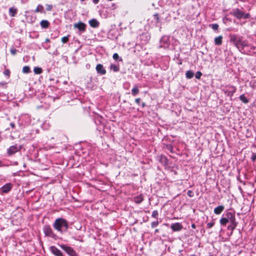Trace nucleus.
<instances>
[{
  "label": "nucleus",
  "instance_id": "obj_1",
  "mask_svg": "<svg viewBox=\"0 0 256 256\" xmlns=\"http://www.w3.org/2000/svg\"><path fill=\"white\" fill-rule=\"evenodd\" d=\"M54 228L60 233L65 232L68 228V221L63 218H56L53 224Z\"/></svg>",
  "mask_w": 256,
  "mask_h": 256
},
{
  "label": "nucleus",
  "instance_id": "obj_2",
  "mask_svg": "<svg viewBox=\"0 0 256 256\" xmlns=\"http://www.w3.org/2000/svg\"><path fill=\"white\" fill-rule=\"evenodd\" d=\"M232 14L234 16L236 17L238 19L242 18L246 19L250 18L249 14H244L243 12L240 10L238 8L234 10Z\"/></svg>",
  "mask_w": 256,
  "mask_h": 256
},
{
  "label": "nucleus",
  "instance_id": "obj_3",
  "mask_svg": "<svg viewBox=\"0 0 256 256\" xmlns=\"http://www.w3.org/2000/svg\"><path fill=\"white\" fill-rule=\"evenodd\" d=\"M235 46L242 53L244 54L242 50L245 47L248 46V42L246 40H243L240 38Z\"/></svg>",
  "mask_w": 256,
  "mask_h": 256
},
{
  "label": "nucleus",
  "instance_id": "obj_4",
  "mask_svg": "<svg viewBox=\"0 0 256 256\" xmlns=\"http://www.w3.org/2000/svg\"><path fill=\"white\" fill-rule=\"evenodd\" d=\"M44 232L47 236H50L54 238L56 236L54 233L52 228L48 225H45L43 228Z\"/></svg>",
  "mask_w": 256,
  "mask_h": 256
},
{
  "label": "nucleus",
  "instance_id": "obj_5",
  "mask_svg": "<svg viewBox=\"0 0 256 256\" xmlns=\"http://www.w3.org/2000/svg\"><path fill=\"white\" fill-rule=\"evenodd\" d=\"M61 248L64 250L70 256H77L75 251L70 246L65 245H61Z\"/></svg>",
  "mask_w": 256,
  "mask_h": 256
},
{
  "label": "nucleus",
  "instance_id": "obj_6",
  "mask_svg": "<svg viewBox=\"0 0 256 256\" xmlns=\"http://www.w3.org/2000/svg\"><path fill=\"white\" fill-rule=\"evenodd\" d=\"M50 251L56 256H63L61 251L55 246H51L50 248Z\"/></svg>",
  "mask_w": 256,
  "mask_h": 256
},
{
  "label": "nucleus",
  "instance_id": "obj_7",
  "mask_svg": "<svg viewBox=\"0 0 256 256\" xmlns=\"http://www.w3.org/2000/svg\"><path fill=\"white\" fill-rule=\"evenodd\" d=\"M97 72L100 74L104 75L106 74V70L102 64H98L96 68Z\"/></svg>",
  "mask_w": 256,
  "mask_h": 256
},
{
  "label": "nucleus",
  "instance_id": "obj_8",
  "mask_svg": "<svg viewBox=\"0 0 256 256\" xmlns=\"http://www.w3.org/2000/svg\"><path fill=\"white\" fill-rule=\"evenodd\" d=\"M226 216H227V219L228 220V222H230V224L236 223V217L235 215L232 212H228Z\"/></svg>",
  "mask_w": 256,
  "mask_h": 256
},
{
  "label": "nucleus",
  "instance_id": "obj_9",
  "mask_svg": "<svg viewBox=\"0 0 256 256\" xmlns=\"http://www.w3.org/2000/svg\"><path fill=\"white\" fill-rule=\"evenodd\" d=\"M74 27L78 28L80 31H84L86 30V24L82 22H79L74 24Z\"/></svg>",
  "mask_w": 256,
  "mask_h": 256
},
{
  "label": "nucleus",
  "instance_id": "obj_10",
  "mask_svg": "<svg viewBox=\"0 0 256 256\" xmlns=\"http://www.w3.org/2000/svg\"><path fill=\"white\" fill-rule=\"evenodd\" d=\"M170 227L172 230L174 232L180 231L182 228V226L178 222L172 224Z\"/></svg>",
  "mask_w": 256,
  "mask_h": 256
},
{
  "label": "nucleus",
  "instance_id": "obj_11",
  "mask_svg": "<svg viewBox=\"0 0 256 256\" xmlns=\"http://www.w3.org/2000/svg\"><path fill=\"white\" fill-rule=\"evenodd\" d=\"M19 148L16 145L12 146L8 150V152L9 154L11 155L17 152Z\"/></svg>",
  "mask_w": 256,
  "mask_h": 256
},
{
  "label": "nucleus",
  "instance_id": "obj_12",
  "mask_svg": "<svg viewBox=\"0 0 256 256\" xmlns=\"http://www.w3.org/2000/svg\"><path fill=\"white\" fill-rule=\"evenodd\" d=\"M230 42H232L234 46H236L238 40L240 39V37L238 38L237 36L235 34L230 35Z\"/></svg>",
  "mask_w": 256,
  "mask_h": 256
},
{
  "label": "nucleus",
  "instance_id": "obj_13",
  "mask_svg": "<svg viewBox=\"0 0 256 256\" xmlns=\"http://www.w3.org/2000/svg\"><path fill=\"white\" fill-rule=\"evenodd\" d=\"M12 186L10 184H6L2 188V192H8L12 189Z\"/></svg>",
  "mask_w": 256,
  "mask_h": 256
},
{
  "label": "nucleus",
  "instance_id": "obj_14",
  "mask_svg": "<svg viewBox=\"0 0 256 256\" xmlns=\"http://www.w3.org/2000/svg\"><path fill=\"white\" fill-rule=\"evenodd\" d=\"M90 25L92 28H97L99 26V22L94 18L90 20L89 21Z\"/></svg>",
  "mask_w": 256,
  "mask_h": 256
},
{
  "label": "nucleus",
  "instance_id": "obj_15",
  "mask_svg": "<svg viewBox=\"0 0 256 256\" xmlns=\"http://www.w3.org/2000/svg\"><path fill=\"white\" fill-rule=\"evenodd\" d=\"M144 198L142 194H140L138 196L134 197V201L136 204L140 203L142 202Z\"/></svg>",
  "mask_w": 256,
  "mask_h": 256
},
{
  "label": "nucleus",
  "instance_id": "obj_16",
  "mask_svg": "<svg viewBox=\"0 0 256 256\" xmlns=\"http://www.w3.org/2000/svg\"><path fill=\"white\" fill-rule=\"evenodd\" d=\"M224 208L223 206H220L214 209V212L216 214H220L224 210Z\"/></svg>",
  "mask_w": 256,
  "mask_h": 256
},
{
  "label": "nucleus",
  "instance_id": "obj_17",
  "mask_svg": "<svg viewBox=\"0 0 256 256\" xmlns=\"http://www.w3.org/2000/svg\"><path fill=\"white\" fill-rule=\"evenodd\" d=\"M222 36H220L214 38V44L217 46H220L222 44Z\"/></svg>",
  "mask_w": 256,
  "mask_h": 256
},
{
  "label": "nucleus",
  "instance_id": "obj_18",
  "mask_svg": "<svg viewBox=\"0 0 256 256\" xmlns=\"http://www.w3.org/2000/svg\"><path fill=\"white\" fill-rule=\"evenodd\" d=\"M40 24L42 28H46L49 26L50 23L46 20H42L41 21Z\"/></svg>",
  "mask_w": 256,
  "mask_h": 256
},
{
  "label": "nucleus",
  "instance_id": "obj_19",
  "mask_svg": "<svg viewBox=\"0 0 256 256\" xmlns=\"http://www.w3.org/2000/svg\"><path fill=\"white\" fill-rule=\"evenodd\" d=\"M17 12L16 8H10L9 9V13L11 16H14Z\"/></svg>",
  "mask_w": 256,
  "mask_h": 256
},
{
  "label": "nucleus",
  "instance_id": "obj_20",
  "mask_svg": "<svg viewBox=\"0 0 256 256\" xmlns=\"http://www.w3.org/2000/svg\"><path fill=\"white\" fill-rule=\"evenodd\" d=\"M220 224L222 226H226V224L228 222V220L227 219V216L222 218L220 220Z\"/></svg>",
  "mask_w": 256,
  "mask_h": 256
},
{
  "label": "nucleus",
  "instance_id": "obj_21",
  "mask_svg": "<svg viewBox=\"0 0 256 256\" xmlns=\"http://www.w3.org/2000/svg\"><path fill=\"white\" fill-rule=\"evenodd\" d=\"M139 93V90L136 86H135L134 88L132 90V94L134 96H136Z\"/></svg>",
  "mask_w": 256,
  "mask_h": 256
},
{
  "label": "nucleus",
  "instance_id": "obj_22",
  "mask_svg": "<svg viewBox=\"0 0 256 256\" xmlns=\"http://www.w3.org/2000/svg\"><path fill=\"white\" fill-rule=\"evenodd\" d=\"M240 100L244 104L248 102V99L245 96L244 94H242L240 96Z\"/></svg>",
  "mask_w": 256,
  "mask_h": 256
},
{
  "label": "nucleus",
  "instance_id": "obj_23",
  "mask_svg": "<svg viewBox=\"0 0 256 256\" xmlns=\"http://www.w3.org/2000/svg\"><path fill=\"white\" fill-rule=\"evenodd\" d=\"M236 226L237 222L230 224L228 226V229L229 230H231L232 232L236 228Z\"/></svg>",
  "mask_w": 256,
  "mask_h": 256
},
{
  "label": "nucleus",
  "instance_id": "obj_24",
  "mask_svg": "<svg viewBox=\"0 0 256 256\" xmlns=\"http://www.w3.org/2000/svg\"><path fill=\"white\" fill-rule=\"evenodd\" d=\"M186 78H191L194 76V72L192 71L188 70L186 73Z\"/></svg>",
  "mask_w": 256,
  "mask_h": 256
},
{
  "label": "nucleus",
  "instance_id": "obj_25",
  "mask_svg": "<svg viewBox=\"0 0 256 256\" xmlns=\"http://www.w3.org/2000/svg\"><path fill=\"white\" fill-rule=\"evenodd\" d=\"M44 9V7L42 5L39 4L38 6L36 8L35 10L36 12H42Z\"/></svg>",
  "mask_w": 256,
  "mask_h": 256
},
{
  "label": "nucleus",
  "instance_id": "obj_26",
  "mask_svg": "<svg viewBox=\"0 0 256 256\" xmlns=\"http://www.w3.org/2000/svg\"><path fill=\"white\" fill-rule=\"evenodd\" d=\"M110 69L112 70L114 72H118L119 70V68L118 66L116 64H111L110 65Z\"/></svg>",
  "mask_w": 256,
  "mask_h": 256
},
{
  "label": "nucleus",
  "instance_id": "obj_27",
  "mask_svg": "<svg viewBox=\"0 0 256 256\" xmlns=\"http://www.w3.org/2000/svg\"><path fill=\"white\" fill-rule=\"evenodd\" d=\"M34 72L36 74H40L42 72V69L39 67H35Z\"/></svg>",
  "mask_w": 256,
  "mask_h": 256
},
{
  "label": "nucleus",
  "instance_id": "obj_28",
  "mask_svg": "<svg viewBox=\"0 0 256 256\" xmlns=\"http://www.w3.org/2000/svg\"><path fill=\"white\" fill-rule=\"evenodd\" d=\"M22 72L25 74H28L30 72V68L28 66H24L22 68Z\"/></svg>",
  "mask_w": 256,
  "mask_h": 256
},
{
  "label": "nucleus",
  "instance_id": "obj_29",
  "mask_svg": "<svg viewBox=\"0 0 256 256\" xmlns=\"http://www.w3.org/2000/svg\"><path fill=\"white\" fill-rule=\"evenodd\" d=\"M158 210H156L153 211L152 214V218H154L157 219L158 218Z\"/></svg>",
  "mask_w": 256,
  "mask_h": 256
},
{
  "label": "nucleus",
  "instance_id": "obj_30",
  "mask_svg": "<svg viewBox=\"0 0 256 256\" xmlns=\"http://www.w3.org/2000/svg\"><path fill=\"white\" fill-rule=\"evenodd\" d=\"M230 90L228 92V94H230V93H231L232 95V94L236 92V88L234 86H230Z\"/></svg>",
  "mask_w": 256,
  "mask_h": 256
},
{
  "label": "nucleus",
  "instance_id": "obj_31",
  "mask_svg": "<svg viewBox=\"0 0 256 256\" xmlns=\"http://www.w3.org/2000/svg\"><path fill=\"white\" fill-rule=\"evenodd\" d=\"M158 224H159V222L158 220L153 222L151 224V226H152V228H154L157 226Z\"/></svg>",
  "mask_w": 256,
  "mask_h": 256
},
{
  "label": "nucleus",
  "instance_id": "obj_32",
  "mask_svg": "<svg viewBox=\"0 0 256 256\" xmlns=\"http://www.w3.org/2000/svg\"><path fill=\"white\" fill-rule=\"evenodd\" d=\"M202 75V74L200 72H197L196 74L195 77L197 79H200Z\"/></svg>",
  "mask_w": 256,
  "mask_h": 256
},
{
  "label": "nucleus",
  "instance_id": "obj_33",
  "mask_svg": "<svg viewBox=\"0 0 256 256\" xmlns=\"http://www.w3.org/2000/svg\"><path fill=\"white\" fill-rule=\"evenodd\" d=\"M211 26L214 30H217L218 28V25L216 24H212Z\"/></svg>",
  "mask_w": 256,
  "mask_h": 256
},
{
  "label": "nucleus",
  "instance_id": "obj_34",
  "mask_svg": "<svg viewBox=\"0 0 256 256\" xmlns=\"http://www.w3.org/2000/svg\"><path fill=\"white\" fill-rule=\"evenodd\" d=\"M68 40V36H64L62 38V42L63 43H66Z\"/></svg>",
  "mask_w": 256,
  "mask_h": 256
},
{
  "label": "nucleus",
  "instance_id": "obj_35",
  "mask_svg": "<svg viewBox=\"0 0 256 256\" xmlns=\"http://www.w3.org/2000/svg\"><path fill=\"white\" fill-rule=\"evenodd\" d=\"M214 225V222H208L206 224V228H212Z\"/></svg>",
  "mask_w": 256,
  "mask_h": 256
},
{
  "label": "nucleus",
  "instance_id": "obj_36",
  "mask_svg": "<svg viewBox=\"0 0 256 256\" xmlns=\"http://www.w3.org/2000/svg\"><path fill=\"white\" fill-rule=\"evenodd\" d=\"M10 51L12 55H15L16 53V50L14 48H12Z\"/></svg>",
  "mask_w": 256,
  "mask_h": 256
},
{
  "label": "nucleus",
  "instance_id": "obj_37",
  "mask_svg": "<svg viewBox=\"0 0 256 256\" xmlns=\"http://www.w3.org/2000/svg\"><path fill=\"white\" fill-rule=\"evenodd\" d=\"M112 58L114 60H117L119 58V56L117 53H114L113 54Z\"/></svg>",
  "mask_w": 256,
  "mask_h": 256
},
{
  "label": "nucleus",
  "instance_id": "obj_38",
  "mask_svg": "<svg viewBox=\"0 0 256 256\" xmlns=\"http://www.w3.org/2000/svg\"><path fill=\"white\" fill-rule=\"evenodd\" d=\"M4 73V75L9 76L10 74V71L8 70H6Z\"/></svg>",
  "mask_w": 256,
  "mask_h": 256
},
{
  "label": "nucleus",
  "instance_id": "obj_39",
  "mask_svg": "<svg viewBox=\"0 0 256 256\" xmlns=\"http://www.w3.org/2000/svg\"><path fill=\"white\" fill-rule=\"evenodd\" d=\"M52 5L48 4V5L46 6V10H48V11L51 10H52Z\"/></svg>",
  "mask_w": 256,
  "mask_h": 256
},
{
  "label": "nucleus",
  "instance_id": "obj_40",
  "mask_svg": "<svg viewBox=\"0 0 256 256\" xmlns=\"http://www.w3.org/2000/svg\"><path fill=\"white\" fill-rule=\"evenodd\" d=\"M140 98H136V100H135V102L139 104L140 103Z\"/></svg>",
  "mask_w": 256,
  "mask_h": 256
},
{
  "label": "nucleus",
  "instance_id": "obj_41",
  "mask_svg": "<svg viewBox=\"0 0 256 256\" xmlns=\"http://www.w3.org/2000/svg\"><path fill=\"white\" fill-rule=\"evenodd\" d=\"M252 159V161H254V162L256 160V154H253Z\"/></svg>",
  "mask_w": 256,
  "mask_h": 256
},
{
  "label": "nucleus",
  "instance_id": "obj_42",
  "mask_svg": "<svg viewBox=\"0 0 256 256\" xmlns=\"http://www.w3.org/2000/svg\"><path fill=\"white\" fill-rule=\"evenodd\" d=\"M194 193H188V196H190V197H192L194 196Z\"/></svg>",
  "mask_w": 256,
  "mask_h": 256
},
{
  "label": "nucleus",
  "instance_id": "obj_43",
  "mask_svg": "<svg viewBox=\"0 0 256 256\" xmlns=\"http://www.w3.org/2000/svg\"><path fill=\"white\" fill-rule=\"evenodd\" d=\"M94 3L95 4H98V2L99 0H92Z\"/></svg>",
  "mask_w": 256,
  "mask_h": 256
},
{
  "label": "nucleus",
  "instance_id": "obj_44",
  "mask_svg": "<svg viewBox=\"0 0 256 256\" xmlns=\"http://www.w3.org/2000/svg\"><path fill=\"white\" fill-rule=\"evenodd\" d=\"M10 125L12 128H14L15 126V125L14 123H10Z\"/></svg>",
  "mask_w": 256,
  "mask_h": 256
},
{
  "label": "nucleus",
  "instance_id": "obj_45",
  "mask_svg": "<svg viewBox=\"0 0 256 256\" xmlns=\"http://www.w3.org/2000/svg\"><path fill=\"white\" fill-rule=\"evenodd\" d=\"M192 228H196V226H195V224H192Z\"/></svg>",
  "mask_w": 256,
  "mask_h": 256
},
{
  "label": "nucleus",
  "instance_id": "obj_46",
  "mask_svg": "<svg viewBox=\"0 0 256 256\" xmlns=\"http://www.w3.org/2000/svg\"><path fill=\"white\" fill-rule=\"evenodd\" d=\"M46 42H50V40H49V39H48V38H46Z\"/></svg>",
  "mask_w": 256,
  "mask_h": 256
},
{
  "label": "nucleus",
  "instance_id": "obj_47",
  "mask_svg": "<svg viewBox=\"0 0 256 256\" xmlns=\"http://www.w3.org/2000/svg\"><path fill=\"white\" fill-rule=\"evenodd\" d=\"M158 232V229H156L155 230V232L156 233V232Z\"/></svg>",
  "mask_w": 256,
  "mask_h": 256
},
{
  "label": "nucleus",
  "instance_id": "obj_48",
  "mask_svg": "<svg viewBox=\"0 0 256 256\" xmlns=\"http://www.w3.org/2000/svg\"><path fill=\"white\" fill-rule=\"evenodd\" d=\"M154 16L157 17V19H158V14H156Z\"/></svg>",
  "mask_w": 256,
  "mask_h": 256
},
{
  "label": "nucleus",
  "instance_id": "obj_49",
  "mask_svg": "<svg viewBox=\"0 0 256 256\" xmlns=\"http://www.w3.org/2000/svg\"><path fill=\"white\" fill-rule=\"evenodd\" d=\"M142 107H144L145 106V104L144 102L142 104Z\"/></svg>",
  "mask_w": 256,
  "mask_h": 256
},
{
  "label": "nucleus",
  "instance_id": "obj_50",
  "mask_svg": "<svg viewBox=\"0 0 256 256\" xmlns=\"http://www.w3.org/2000/svg\"><path fill=\"white\" fill-rule=\"evenodd\" d=\"M162 159H164V160H166V158H165V157H162Z\"/></svg>",
  "mask_w": 256,
  "mask_h": 256
},
{
  "label": "nucleus",
  "instance_id": "obj_51",
  "mask_svg": "<svg viewBox=\"0 0 256 256\" xmlns=\"http://www.w3.org/2000/svg\"><path fill=\"white\" fill-rule=\"evenodd\" d=\"M188 192H191V190H188Z\"/></svg>",
  "mask_w": 256,
  "mask_h": 256
},
{
  "label": "nucleus",
  "instance_id": "obj_52",
  "mask_svg": "<svg viewBox=\"0 0 256 256\" xmlns=\"http://www.w3.org/2000/svg\"><path fill=\"white\" fill-rule=\"evenodd\" d=\"M82 2H84V0H80Z\"/></svg>",
  "mask_w": 256,
  "mask_h": 256
}]
</instances>
